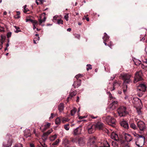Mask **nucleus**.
I'll return each instance as SVG.
<instances>
[{
	"instance_id": "f257e3e1",
	"label": "nucleus",
	"mask_w": 147,
	"mask_h": 147,
	"mask_svg": "<svg viewBox=\"0 0 147 147\" xmlns=\"http://www.w3.org/2000/svg\"><path fill=\"white\" fill-rule=\"evenodd\" d=\"M111 138L115 140L112 142V145L113 147H121L123 146V140L120 139L118 135L116 133L112 132L111 135Z\"/></svg>"
},
{
	"instance_id": "f03ea898",
	"label": "nucleus",
	"mask_w": 147,
	"mask_h": 147,
	"mask_svg": "<svg viewBox=\"0 0 147 147\" xmlns=\"http://www.w3.org/2000/svg\"><path fill=\"white\" fill-rule=\"evenodd\" d=\"M131 76L128 74H125L122 76V78L123 81V90L124 93H125L127 90V84H129L131 82Z\"/></svg>"
},
{
	"instance_id": "7ed1b4c3",
	"label": "nucleus",
	"mask_w": 147,
	"mask_h": 147,
	"mask_svg": "<svg viewBox=\"0 0 147 147\" xmlns=\"http://www.w3.org/2000/svg\"><path fill=\"white\" fill-rule=\"evenodd\" d=\"M70 140L72 142H75L79 146H83L85 144V139L82 137H76L74 138H71Z\"/></svg>"
},
{
	"instance_id": "20e7f679",
	"label": "nucleus",
	"mask_w": 147,
	"mask_h": 147,
	"mask_svg": "<svg viewBox=\"0 0 147 147\" xmlns=\"http://www.w3.org/2000/svg\"><path fill=\"white\" fill-rule=\"evenodd\" d=\"M88 146L89 147H98L96 138L95 136L90 137L88 140Z\"/></svg>"
},
{
	"instance_id": "39448f33",
	"label": "nucleus",
	"mask_w": 147,
	"mask_h": 147,
	"mask_svg": "<svg viewBox=\"0 0 147 147\" xmlns=\"http://www.w3.org/2000/svg\"><path fill=\"white\" fill-rule=\"evenodd\" d=\"M146 86L144 84H140L137 87V90L138 91V95L140 97H142L144 92L146 90Z\"/></svg>"
},
{
	"instance_id": "423d86ee",
	"label": "nucleus",
	"mask_w": 147,
	"mask_h": 147,
	"mask_svg": "<svg viewBox=\"0 0 147 147\" xmlns=\"http://www.w3.org/2000/svg\"><path fill=\"white\" fill-rule=\"evenodd\" d=\"M6 138L8 139L7 141L3 142V145L5 147H10L12 145L13 143V139L12 136L9 134H7L6 136Z\"/></svg>"
},
{
	"instance_id": "0eeeda50",
	"label": "nucleus",
	"mask_w": 147,
	"mask_h": 147,
	"mask_svg": "<svg viewBox=\"0 0 147 147\" xmlns=\"http://www.w3.org/2000/svg\"><path fill=\"white\" fill-rule=\"evenodd\" d=\"M117 111L120 117L125 116L128 114V112L126 111V107L123 106L120 107L118 109Z\"/></svg>"
},
{
	"instance_id": "6e6552de",
	"label": "nucleus",
	"mask_w": 147,
	"mask_h": 147,
	"mask_svg": "<svg viewBox=\"0 0 147 147\" xmlns=\"http://www.w3.org/2000/svg\"><path fill=\"white\" fill-rule=\"evenodd\" d=\"M106 121L108 124L113 127H115L116 125V120L114 118L108 116L106 118Z\"/></svg>"
},
{
	"instance_id": "1a4fd4ad",
	"label": "nucleus",
	"mask_w": 147,
	"mask_h": 147,
	"mask_svg": "<svg viewBox=\"0 0 147 147\" xmlns=\"http://www.w3.org/2000/svg\"><path fill=\"white\" fill-rule=\"evenodd\" d=\"M94 125L96 129L102 130L105 133H107L108 131V130L105 127L104 125L102 123L98 122Z\"/></svg>"
},
{
	"instance_id": "9d476101",
	"label": "nucleus",
	"mask_w": 147,
	"mask_h": 147,
	"mask_svg": "<svg viewBox=\"0 0 147 147\" xmlns=\"http://www.w3.org/2000/svg\"><path fill=\"white\" fill-rule=\"evenodd\" d=\"M143 76L142 71H141L137 72L134 78V83H136L139 81L142 80H143Z\"/></svg>"
},
{
	"instance_id": "9b49d317",
	"label": "nucleus",
	"mask_w": 147,
	"mask_h": 147,
	"mask_svg": "<svg viewBox=\"0 0 147 147\" xmlns=\"http://www.w3.org/2000/svg\"><path fill=\"white\" fill-rule=\"evenodd\" d=\"M94 125L92 124H89L86 127V129L88 130L89 134H91L94 133L96 129Z\"/></svg>"
},
{
	"instance_id": "f8f14e48",
	"label": "nucleus",
	"mask_w": 147,
	"mask_h": 147,
	"mask_svg": "<svg viewBox=\"0 0 147 147\" xmlns=\"http://www.w3.org/2000/svg\"><path fill=\"white\" fill-rule=\"evenodd\" d=\"M138 127L141 131H144L146 129L145 124L142 121H140L137 123Z\"/></svg>"
},
{
	"instance_id": "ddd939ff",
	"label": "nucleus",
	"mask_w": 147,
	"mask_h": 147,
	"mask_svg": "<svg viewBox=\"0 0 147 147\" xmlns=\"http://www.w3.org/2000/svg\"><path fill=\"white\" fill-rule=\"evenodd\" d=\"M145 140L143 139L138 138L137 141L136 142V144L138 147H142L144 144Z\"/></svg>"
},
{
	"instance_id": "4468645a",
	"label": "nucleus",
	"mask_w": 147,
	"mask_h": 147,
	"mask_svg": "<svg viewBox=\"0 0 147 147\" xmlns=\"http://www.w3.org/2000/svg\"><path fill=\"white\" fill-rule=\"evenodd\" d=\"M102 38L104 40L103 42L105 45H107L111 48L112 46L111 44H108L107 45V43H106V42H108L109 38V36L107 35V34L106 33H104V36Z\"/></svg>"
},
{
	"instance_id": "2eb2a0df",
	"label": "nucleus",
	"mask_w": 147,
	"mask_h": 147,
	"mask_svg": "<svg viewBox=\"0 0 147 147\" xmlns=\"http://www.w3.org/2000/svg\"><path fill=\"white\" fill-rule=\"evenodd\" d=\"M117 102L114 101L109 105V108L111 110L115 109L118 106Z\"/></svg>"
},
{
	"instance_id": "dca6fc26",
	"label": "nucleus",
	"mask_w": 147,
	"mask_h": 147,
	"mask_svg": "<svg viewBox=\"0 0 147 147\" xmlns=\"http://www.w3.org/2000/svg\"><path fill=\"white\" fill-rule=\"evenodd\" d=\"M82 130V126H79L74 130V134L75 135H77L80 134Z\"/></svg>"
},
{
	"instance_id": "f3484780",
	"label": "nucleus",
	"mask_w": 147,
	"mask_h": 147,
	"mask_svg": "<svg viewBox=\"0 0 147 147\" xmlns=\"http://www.w3.org/2000/svg\"><path fill=\"white\" fill-rule=\"evenodd\" d=\"M81 82V80L78 79L77 81H74L73 86L74 88H78L80 86Z\"/></svg>"
},
{
	"instance_id": "a211bd4d",
	"label": "nucleus",
	"mask_w": 147,
	"mask_h": 147,
	"mask_svg": "<svg viewBox=\"0 0 147 147\" xmlns=\"http://www.w3.org/2000/svg\"><path fill=\"white\" fill-rule=\"evenodd\" d=\"M120 125L121 127H123L125 129H127L129 128L128 123L126 121H121L120 123Z\"/></svg>"
},
{
	"instance_id": "6ab92c4d",
	"label": "nucleus",
	"mask_w": 147,
	"mask_h": 147,
	"mask_svg": "<svg viewBox=\"0 0 147 147\" xmlns=\"http://www.w3.org/2000/svg\"><path fill=\"white\" fill-rule=\"evenodd\" d=\"M125 138L127 142H130L132 140V136L130 134H125Z\"/></svg>"
},
{
	"instance_id": "aec40b11",
	"label": "nucleus",
	"mask_w": 147,
	"mask_h": 147,
	"mask_svg": "<svg viewBox=\"0 0 147 147\" xmlns=\"http://www.w3.org/2000/svg\"><path fill=\"white\" fill-rule=\"evenodd\" d=\"M24 135L26 138L30 137L31 136L30 130L29 129H26L24 131Z\"/></svg>"
},
{
	"instance_id": "412c9836",
	"label": "nucleus",
	"mask_w": 147,
	"mask_h": 147,
	"mask_svg": "<svg viewBox=\"0 0 147 147\" xmlns=\"http://www.w3.org/2000/svg\"><path fill=\"white\" fill-rule=\"evenodd\" d=\"M70 141L67 139H65L63 142V143L65 147H69Z\"/></svg>"
},
{
	"instance_id": "4be33fe9",
	"label": "nucleus",
	"mask_w": 147,
	"mask_h": 147,
	"mask_svg": "<svg viewBox=\"0 0 147 147\" xmlns=\"http://www.w3.org/2000/svg\"><path fill=\"white\" fill-rule=\"evenodd\" d=\"M121 83L119 82H118L117 81H114L113 82V89L111 90V91H112L113 90H114L115 89V86H119L120 85Z\"/></svg>"
},
{
	"instance_id": "5701e85b",
	"label": "nucleus",
	"mask_w": 147,
	"mask_h": 147,
	"mask_svg": "<svg viewBox=\"0 0 147 147\" xmlns=\"http://www.w3.org/2000/svg\"><path fill=\"white\" fill-rule=\"evenodd\" d=\"M98 147H110V145L107 141H104L102 144H101Z\"/></svg>"
},
{
	"instance_id": "b1692460",
	"label": "nucleus",
	"mask_w": 147,
	"mask_h": 147,
	"mask_svg": "<svg viewBox=\"0 0 147 147\" xmlns=\"http://www.w3.org/2000/svg\"><path fill=\"white\" fill-rule=\"evenodd\" d=\"M64 108V104L63 103H60V105L58 106V109L60 112H61L63 110Z\"/></svg>"
},
{
	"instance_id": "393cba45",
	"label": "nucleus",
	"mask_w": 147,
	"mask_h": 147,
	"mask_svg": "<svg viewBox=\"0 0 147 147\" xmlns=\"http://www.w3.org/2000/svg\"><path fill=\"white\" fill-rule=\"evenodd\" d=\"M130 127L133 129L134 130L137 129V127L134 123H130Z\"/></svg>"
},
{
	"instance_id": "a878e982",
	"label": "nucleus",
	"mask_w": 147,
	"mask_h": 147,
	"mask_svg": "<svg viewBox=\"0 0 147 147\" xmlns=\"http://www.w3.org/2000/svg\"><path fill=\"white\" fill-rule=\"evenodd\" d=\"M59 141V139H58L55 142L53 143L52 144V146L53 147H55L56 146L58 145Z\"/></svg>"
},
{
	"instance_id": "bb28decb",
	"label": "nucleus",
	"mask_w": 147,
	"mask_h": 147,
	"mask_svg": "<svg viewBox=\"0 0 147 147\" xmlns=\"http://www.w3.org/2000/svg\"><path fill=\"white\" fill-rule=\"evenodd\" d=\"M57 135L56 134L51 135L50 137V140L51 141H53L56 139L57 138Z\"/></svg>"
},
{
	"instance_id": "cd10ccee",
	"label": "nucleus",
	"mask_w": 147,
	"mask_h": 147,
	"mask_svg": "<svg viewBox=\"0 0 147 147\" xmlns=\"http://www.w3.org/2000/svg\"><path fill=\"white\" fill-rule=\"evenodd\" d=\"M76 94V91H74L70 93L69 95L70 96V98L75 96Z\"/></svg>"
},
{
	"instance_id": "c85d7f7f",
	"label": "nucleus",
	"mask_w": 147,
	"mask_h": 147,
	"mask_svg": "<svg viewBox=\"0 0 147 147\" xmlns=\"http://www.w3.org/2000/svg\"><path fill=\"white\" fill-rule=\"evenodd\" d=\"M77 111V109L76 108L74 109L71 111V113L72 116L74 115L76 113Z\"/></svg>"
},
{
	"instance_id": "c756f323",
	"label": "nucleus",
	"mask_w": 147,
	"mask_h": 147,
	"mask_svg": "<svg viewBox=\"0 0 147 147\" xmlns=\"http://www.w3.org/2000/svg\"><path fill=\"white\" fill-rule=\"evenodd\" d=\"M122 144H123L121 147H130L128 145L127 143L124 141L123 140Z\"/></svg>"
},
{
	"instance_id": "7c9ffc66",
	"label": "nucleus",
	"mask_w": 147,
	"mask_h": 147,
	"mask_svg": "<svg viewBox=\"0 0 147 147\" xmlns=\"http://www.w3.org/2000/svg\"><path fill=\"white\" fill-rule=\"evenodd\" d=\"M61 119L59 118H57L55 120V123L57 125H58L60 124Z\"/></svg>"
},
{
	"instance_id": "2f4dec72",
	"label": "nucleus",
	"mask_w": 147,
	"mask_h": 147,
	"mask_svg": "<svg viewBox=\"0 0 147 147\" xmlns=\"http://www.w3.org/2000/svg\"><path fill=\"white\" fill-rule=\"evenodd\" d=\"M59 18L58 16H55L53 17V21L54 22H57L58 19H59L58 18Z\"/></svg>"
},
{
	"instance_id": "473e14b6",
	"label": "nucleus",
	"mask_w": 147,
	"mask_h": 147,
	"mask_svg": "<svg viewBox=\"0 0 147 147\" xmlns=\"http://www.w3.org/2000/svg\"><path fill=\"white\" fill-rule=\"evenodd\" d=\"M140 65H141V67L142 68L146 70H147V65H144V64L140 63Z\"/></svg>"
},
{
	"instance_id": "72a5a7b5",
	"label": "nucleus",
	"mask_w": 147,
	"mask_h": 147,
	"mask_svg": "<svg viewBox=\"0 0 147 147\" xmlns=\"http://www.w3.org/2000/svg\"><path fill=\"white\" fill-rule=\"evenodd\" d=\"M51 124L50 123H47V124L45 125V126L44 128V130H45L47 129L50 126Z\"/></svg>"
},
{
	"instance_id": "f704fd0d",
	"label": "nucleus",
	"mask_w": 147,
	"mask_h": 147,
	"mask_svg": "<svg viewBox=\"0 0 147 147\" xmlns=\"http://www.w3.org/2000/svg\"><path fill=\"white\" fill-rule=\"evenodd\" d=\"M49 134H48L47 132H45L43 133V138L45 139H47V137L48 136Z\"/></svg>"
},
{
	"instance_id": "c9c22d12",
	"label": "nucleus",
	"mask_w": 147,
	"mask_h": 147,
	"mask_svg": "<svg viewBox=\"0 0 147 147\" xmlns=\"http://www.w3.org/2000/svg\"><path fill=\"white\" fill-rule=\"evenodd\" d=\"M57 24H63V21L61 19H58L57 21Z\"/></svg>"
},
{
	"instance_id": "e433bc0d",
	"label": "nucleus",
	"mask_w": 147,
	"mask_h": 147,
	"mask_svg": "<svg viewBox=\"0 0 147 147\" xmlns=\"http://www.w3.org/2000/svg\"><path fill=\"white\" fill-rule=\"evenodd\" d=\"M14 27L15 29H16V31H15V32L17 33L21 31L20 30H19L20 29V28L19 27L17 26H15Z\"/></svg>"
},
{
	"instance_id": "4c0bfd02",
	"label": "nucleus",
	"mask_w": 147,
	"mask_h": 147,
	"mask_svg": "<svg viewBox=\"0 0 147 147\" xmlns=\"http://www.w3.org/2000/svg\"><path fill=\"white\" fill-rule=\"evenodd\" d=\"M69 124H67L65 125L64 126V128L67 130H69Z\"/></svg>"
},
{
	"instance_id": "58836bf2",
	"label": "nucleus",
	"mask_w": 147,
	"mask_h": 147,
	"mask_svg": "<svg viewBox=\"0 0 147 147\" xmlns=\"http://www.w3.org/2000/svg\"><path fill=\"white\" fill-rule=\"evenodd\" d=\"M27 5H25L24 6V13H26L28 11H29L28 9L26 8Z\"/></svg>"
},
{
	"instance_id": "ea45409f",
	"label": "nucleus",
	"mask_w": 147,
	"mask_h": 147,
	"mask_svg": "<svg viewBox=\"0 0 147 147\" xmlns=\"http://www.w3.org/2000/svg\"><path fill=\"white\" fill-rule=\"evenodd\" d=\"M61 120L62 122L64 123L66 121H68L69 120L68 118H63Z\"/></svg>"
},
{
	"instance_id": "a19ab883",
	"label": "nucleus",
	"mask_w": 147,
	"mask_h": 147,
	"mask_svg": "<svg viewBox=\"0 0 147 147\" xmlns=\"http://www.w3.org/2000/svg\"><path fill=\"white\" fill-rule=\"evenodd\" d=\"M22 145L20 143L16 144L14 146V147H22Z\"/></svg>"
},
{
	"instance_id": "79ce46f5",
	"label": "nucleus",
	"mask_w": 147,
	"mask_h": 147,
	"mask_svg": "<svg viewBox=\"0 0 147 147\" xmlns=\"http://www.w3.org/2000/svg\"><path fill=\"white\" fill-rule=\"evenodd\" d=\"M86 66L88 67L86 68V69L87 71H88L89 69H92V65L90 64H87Z\"/></svg>"
},
{
	"instance_id": "37998d69",
	"label": "nucleus",
	"mask_w": 147,
	"mask_h": 147,
	"mask_svg": "<svg viewBox=\"0 0 147 147\" xmlns=\"http://www.w3.org/2000/svg\"><path fill=\"white\" fill-rule=\"evenodd\" d=\"M38 22L37 21H36V23H33V28L34 30L35 28H36V25H37L38 24Z\"/></svg>"
},
{
	"instance_id": "c03bdc74",
	"label": "nucleus",
	"mask_w": 147,
	"mask_h": 147,
	"mask_svg": "<svg viewBox=\"0 0 147 147\" xmlns=\"http://www.w3.org/2000/svg\"><path fill=\"white\" fill-rule=\"evenodd\" d=\"M68 15H69V13H67L64 16V18L67 21L68 20V18H69Z\"/></svg>"
},
{
	"instance_id": "a18cd8bd",
	"label": "nucleus",
	"mask_w": 147,
	"mask_h": 147,
	"mask_svg": "<svg viewBox=\"0 0 147 147\" xmlns=\"http://www.w3.org/2000/svg\"><path fill=\"white\" fill-rule=\"evenodd\" d=\"M138 138H140L145 140V138L143 136L141 135H138Z\"/></svg>"
},
{
	"instance_id": "49530a36",
	"label": "nucleus",
	"mask_w": 147,
	"mask_h": 147,
	"mask_svg": "<svg viewBox=\"0 0 147 147\" xmlns=\"http://www.w3.org/2000/svg\"><path fill=\"white\" fill-rule=\"evenodd\" d=\"M1 40H5L6 38V36H5L1 35Z\"/></svg>"
},
{
	"instance_id": "de8ad7c7",
	"label": "nucleus",
	"mask_w": 147,
	"mask_h": 147,
	"mask_svg": "<svg viewBox=\"0 0 147 147\" xmlns=\"http://www.w3.org/2000/svg\"><path fill=\"white\" fill-rule=\"evenodd\" d=\"M11 32H8L7 33V38L10 37L11 36Z\"/></svg>"
},
{
	"instance_id": "09e8293b",
	"label": "nucleus",
	"mask_w": 147,
	"mask_h": 147,
	"mask_svg": "<svg viewBox=\"0 0 147 147\" xmlns=\"http://www.w3.org/2000/svg\"><path fill=\"white\" fill-rule=\"evenodd\" d=\"M82 76V75L80 74H78V75H76L75 76V78H76V79H78V78H80V77H81Z\"/></svg>"
},
{
	"instance_id": "8fccbe9b",
	"label": "nucleus",
	"mask_w": 147,
	"mask_h": 147,
	"mask_svg": "<svg viewBox=\"0 0 147 147\" xmlns=\"http://www.w3.org/2000/svg\"><path fill=\"white\" fill-rule=\"evenodd\" d=\"M29 21H30L32 23H36V20H32L30 19Z\"/></svg>"
},
{
	"instance_id": "3c124183",
	"label": "nucleus",
	"mask_w": 147,
	"mask_h": 147,
	"mask_svg": "<svg viewBox=\"0 0 147 147\" xmlns=\"http://www.w3.org/2000/svg\"><path fill=\"white\" fill-rule=\"evenodd\" d=\"M75 36L76 38H77L78 39H79L80 38V36L79 34H76Z\"/></svg>"
},
{
	"instance_id": "603ef678",
	"label": "nucleus",
	"mask_w": 147,
	"mask_h": 147,
	"mask_svg": "<svg viewBox=\"0 0 147 147\" xmlns=\"http://www.w3.org/2000/svg\"><path fill=\"white\" fill-rule=\"evenodd\" d=\"M39 24L40 25H41L42 23L43 22V20L41 19H40L39 20Z\"/></svg>"
},
{
	"instance_id": "864d4df0",
	"label": "nucleus",
	"mask_w": 147,
	"mask_h": 147,
	"mask_svg": "<svg viewBox=\"0 0 147 147\" xmlns=\"http://www.w3.org/2000/svg\"><path fill=\"white\" fill-rule=\"evenodd\" d=\"M84 19H86V20L88 22L89 21V19L88 17H87L86 16H84Z\"/></svg>"
},
{
	"instance_id": "5fc2aeb1",
	"label": "nucleus",
	"mask_w": 147,
	"mask_h": 147,
	"mask_svg": "<svg viewBox=\"0 0 147 147\" xmlns=\"http://www.w3.org/2000/svg\"><path fill=\"white\" fill-rule=\"evenodd\" d=\"M41 145L43 147H47V145L45 143L41 144Z\"/></svg>"
},
{
	"instance_id": "6e6d98bb",
	"label": "nucleus",
	"mask_w": 147,
	"mask_h": 147,
	"mask_svg": "<svg viewBox=\"0 0 147 147\" xmlns=\"http://www.w3.org/2000/svg\"><path fill=\"white\" fill-rule=\"evenodd\" d=\"M143 61L144 63L147 64V59H144Z\"/></svg>"
},
{
	"instance_id": "4d7b16f0",
	"label": "nucleus",
	"mask_w": 147,
	"mask_h": 147,
	"mask_svg": "<svg viewBox=\"0 0 147 147\" xmlns=\"http://www.w3.org/2000/svg\"><path fill=\"white\" fill-rule=\"evenodd\" d=\"M1 29H0V31L1 32H3L4 31V28H3L2 27H0Z\"/></svg>"
},
{
	"instance_id": "13d9d810",
	"label": "nucleus",
	"mask_w": 147,
	"mask_h": 147,
	"mask_svg": "<svg viewBox=\"0 0 147 147\" xmlns=\"http://www.w3.org/2000/svg\"><path fill=\"white\" fill-rule=\"evenodd\" d=\"M52 130L51 129V130H49L47 132V133H48V134H50L52 132Z\"/></svg>"
},
{
	"instance_id": "bf43d9fd",
	"label": "nucleus",
	"mask_w": 147,
	"mask_h": 147,
	"mask_svg": "<svg viewBox=\"0 0 147 147\" xmlns=\"http://www.w3.org/2000/svg\"><path fill=\"white\" fill-rule=\"evenodd\" d=\"M30 147H35L34 144L32 143H30Z\"/></svg>"
},
{
	"instance_id": "052dcab7",
	"label": "nucleus",
	"mask_w": 147,
	"mask_h": 147,
	"mask_svg": "<svg viewBox=\"0 0 147 147\" xmlns=\"http://www.w3.org/2000/svg\"><path fill=\"white\" fill-rule=\"evenodd\" d=\"M54 117V114L53 113H52L51 114V116L50 117V118H53Z\"/></svg>"
},
{
	"instance_id": "680f3d73",
	"label": "nucleus",
	"mask_w": 147,
	"mask_h": 147,
	"mask_svg": "<svg viewBox=\"0 0 147 147\" xmlns=\"http://www.w3.org/2000/svg\"><path fill=\"white\" fill-rule=\"evenodd\" d=\"M107 94H109V96L110 97H112V95L111 93L110 92H108Z\"/></svg>"
},
{
	"instance_id": "e2e57ef3",
	"label": "nucleus",
	"mask_w": 147,
	"mask_h": 147,
	"mask_svg": "<svg viewBox=\"0 0 147 147\" xmlns=\"http://www.w3.org/2000/svg\"><path fill=\"white\" fill-rule=\"evenodd\" d=\"M40 38L39 36L38 37V38H34V39L36 40V41H37V40H39Z\"/></svg>"
},
{
	"instance_id": "0e129e2a",
	"label": "nucleus",
	"mask_w": 147,
	"mask_h": 147,
	"mask_svg": "<svg viewBox=\"0 0 147 147\" xmlns=\"http://www.w3.org/2000/svg\"><path fill=\"white\" fill-rule=\"evenodd\" d=\"M91 117L92 119H96L98 117L97 116L94 117V116H93V115H91Z\"/></svg>"
},
{
	"instance_id": "69168bd1",
	"label": "nucleus",
	"mask_w": 147,
	"mask_h": 147,
	"mask_svg": "<svg viewBox=\"0 0 147 147\" xmlns=\"http://www.w3.org/2000/svg\"><path fill=\"white\" fill-rule=\"evenodd\" d=\"M3 47V43H0V50H1Z\"/></svg>"
},
{
	"instance_id": "338daca9",
	"label": "nucleus",
	"mask_w": 147,
	"mask_h": 147,
	"mask_svg": "<svg viewBox=\"0 0 147 147\" xmlns=\"http://www.w3.org/2000/svg\"><path fill=\"white\" fill-rule=\"evenodd\" d=\"M71 30V28H69L67 29V31L68 32H70Z\"/></svg>"
},
{
	"instance_id": "774afa93",
	"label": "nucleus",
	"mask_w": 147,
	"mask_h": 147,
	"mask_svg": "<svg viewBox=\"0 0 147 147\" xmlns=\"http://www.w3.org/2000/svg\"><path fill=\"white\" fill-rule=\"evenodd\" d=\"M79 97L78 96H77L76 101L77 102H78L79 101Z\"/></svg>"
}]
</instances>
